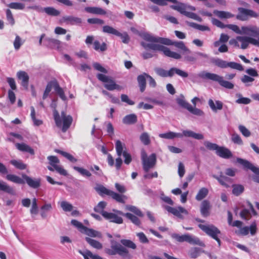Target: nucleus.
Here are the masks:
<instances>
[{
  "mask_svg": "<svg viewBox=\"0 0 259 259\" xmlns=\"http://www.w3.org/2000/svg\"><path fill=\"white\" fill-rule=\"evenodd\" d=\"M140 36L147 41L141 42V44L146 50H151L154 51H160L168 57L175 59H180L182 56L180 54L172 52L170 49L161 45L160 43L165 45H174L178 49L184 51L189 52V49L185 46L183 41H173L171 40L163 37H156L147 32H142L140 34Z\"/></svg>",
  "mask_w": 259,
  "mask_h": 259,
  "instance_id": "obj_1",
  "label": "nucleus"
},
{
  "mask_svg": "<svg viewBox=\"0 0 259 259\" xmlns=\"http://www.w3.org/2000/svg\"><path fill=\"white\" fill-rule=\"evenodd\" d=\"M197 76L203 79H208L218 82L221 86L228 89H232L234 88V84L228 81L224 80L223 77L217 74L202 71L197 74Z\"/></svg>",
  "mask_w": 259,
  "mask_h": 259,
  "instance_id": "obj_2",
  "label": "nucleus"
},
{
  "mask_svg": "<svg viewBox=\"0 0 259 259\" xmlns=\"http://www.w3.org/2000/svg\"><path fill=\"white\" fill-rule=\"evenodd\" d=\"M53 115L56 125L62 127V131L65 132L72 123V117L66 115L64 112H62L60 116L56 109L53 111Z\"/></svg>",
  "mask_w": 259,
  "mask_h": 259,
  "instance_id": "obj_3",
  "label": "nucleus"
},
{
  "mask_svg": "<svg viewBox=\"0 0 259 259\" xmlns=\"http://www.w3.org/2000/svg\"><path fill=\"white\" fill-rule=\"evenodd\" d=\"M198 227L207 235L216 240L219 246H221V242L219 236L221 233L217 227L211 224H199Z\"/></svg>",
  "mask_w": 259,
  "mask_h": 259,
  "instance_id": "obj_4",
  "label": "nucleus"
},
{
  "mask_svg": "<svg viewBox=\"0 0 259 259\" xmlns=\"http://www.w3.org/2000/svg\"><path fill=\"white\" fill-rule=\"evenodd\" d=\"M171 236L179 242L186 241L191 244L198 245L203 247L205 246L204 242L201 241L198 237L188 234L180 235L178 234L173 233Z\"/></svg>",
  "mask_w": 259,
  "mask_h": 259,
  "instance_id": "obj_5",
  "label": "nucleus"
},
{
  "mask_svg": "<svg viewBox=\"0 0 259 259\" xmlns=\"http://www.w3.org/2000/svg\"><path fill=\"white\" fill-rule=\"evenodd\" d=\"M97 77L99 80L104 83V87L109 91H120L123 89L121 86L117 84L110 76L99 73L97 75Z\"/></svg>",
  "mask_w": 259,
  "mask_h": 259,
  "instance_id": "obj_6",
  "label": "nucleus"
},
{
  "mask_svg": "<svg viewBox=\"0 0 259 259\" xmlns=\"http://www.w3.org/2000/svg\"><path fill=\"white\" fill-rule=\"evenodd\" d=\"M211 61L215 65L221 68L230 67L239 71L243 70V68L240 64L234 62H228L220 58H213Z\"/></svg>",
  "mask_w": 259,
  "mask_h": 259,
  "instance_id": "obj_7",
  "label": "nucleus"
},
{
  "mask_svg": "<svg viewBox=\"0 0 259 259\" xmlns=\"http://www.w3.org/2000/svg\"><path fill=\"white\" fill-rule=\"evenodd\" d=\"M141 159L143 169L146 172L154 166L156 162L155 154H152L149 156H147L146 152L144 150L141 152Z\"/></svg>",
  "mask_w": 259,
  "mask_h": 259,
  "instance_id": "obj_8",
  "label": "nucleus"
},
{
  "mask_svg": "<svg viewBox=\"0 0 259 259\" xmlns=\"http://www.w3.org/2000/svg\"><path fill=\"white\" fill-rule=\"evenodd\" d=\"M113 212H104L103 213V217L110 222L120 224L123 223L121 216H124V213L120 211L113 210Z\"/></svg>",
  "mask_w": 259,
  "mask_h": 259,
  "instance_id": "obj_9",
  "label": "nucleus"
},
{
  "mask_svg": "<svg viewBox=\"0 0 259 259\" xmlns=\"http://www.w3.org/2000/svg\"><path fill=\"white\" fill-rule=\"evenodd\" d=\"M163 207L168 213H170L181 219H183L184 218V215H187L189 214L188 211L181 206L171 207L168 205H164Z\"/></svg>",
  "mask_w": 259,
  "mask_h": 259,
  "instance_id": "obj_10",
  "label": "nucleus"
},
{
  "mask_svg": "<svg viewBox=\"0 0 259 259\" xmlns=\"http://www.w3.org/2000/svg\"><path fill=\"white\" fill-rule=\"evenodd\" d=\"M237 40L239 44V48L242 49H246L250 44L259 47V37L256 39L248 36H238Z\"/></svg>",
  "mask_w": 259,
  "mask_h": 259,
  "instance_id": "obj_11",
  "label": "nucleus"
},
{
  "mask_svg": "<svg viewBox=\"0 0 259 259\" xmlns=\"http://www.w3.org/2000/svg\"><path fill=\"white\" fill-rule=\"evenodd\" d=\"M103 31L104 33L111 34L120 37L124 44H128L130 41V37L126 32L120 33L116 29L109 25L103 27Z\"/></svg>",
  "mask_w": 259,
  "mask_h": 259,
  "instance_id": "obj_12",
  "label": "nucleus"
},
{
  "mask_svg": "<svg viewBox=\"0 0 259 259\" xmlns=\"http://www.w3.org/2000/svg\"><path fill=\"white\" fill-rule=\"evenodd\" d=\"M111 248L113 250L108 249L107 252L111 255H114L116 253L125 256H126L128 253V250L124 247L122 246L119 243L112 241L111 242Z\"/></svg>",
  "mask_w": 259,
  "mask_h": 259,
  "instance_id": "obj_13",
  "label": "nucleus"
},
{
  "mask_svg": "<svg viewBox=\"0 0 259 259\" xmlns=\"http://www.w3.org/2000/svg\"><path fill=\"white\" fill-rule=\"evenodd\" d=\"M238 11V14L236 16V18L241 21H246L250 17H257V14L251 10L239 8Z\"/></svg>",
  "mask_w": 259,
  "mask_h": 259,
  "instance_id": "obj_14",
  "label": "nucleus"
},
{
  "mask_svg": "<svg viewBox=\"0 0 259 259\" xmlns=\"http://www.w3.org/2000/svg\"><path fill=\"white\" fill-rule=\"evenodd\" d=\"M237 161L242 165L244 168L249 169L252 171L256 176L254 178L255 182L259 183V168L254 166L252 163L247 160L243 159L240 158L237 159Z\"/></svg>",
  "mask_w": 259,
  "mask_h": 259,
  "instance_id": "obj_15",
  "label": "nucleus"
},
{
  "mask_svg": "<svg viewBox=\"0 0 259 259\" xmlns=\"http://www.w3.org/2000/svg\"><path fill=\"white\" fill-rule=\"evenodd\" d=\"M240 34L250 35L252 36H256L259 34L258 31L255 26H242Z\"/></svg>",
  "mask_w": 259,
  "mask_h": 259,
  "instance_id": "obj_16",
  "label": "nucleus"
},
{
  "mask_svg": "<svg viewBox=\"0 0 259 259\" xmlns=\"http://www.w3.org/2000/svg\"><path fill=\"white\" fill-rule=\"evenodd\" d=\"M22 177L30 187L35 189L40 186V180L39 179H32L26 175H23Z\"/></svg>",
  "mask_w": 259,
  "mask_h": 259,
  "instance_id": "obj_17",
  "label": "nucleus"
},
{
  "mask_svg": "<svg viewBox=\"0 0 259 259\" xmlns=\"http://www.w3.org/2000/svg\"><path fill=\"white\" fill-rule=\"evenodd\" d=\"M216 154L220 157L225 159L230 158L232 156L231 151L225 147L219 146L216 151Z\"/></svg>",
  "mask_w": 259,
  "mask_h": 259,
  "instance_id": "obj_18",
  "label": "nucleus"
},
{
  "mask_svg": "<svg viewBox=\"0 0 259 259\" xmlns=\"http://www.w3.org/2000/svg\"><path fill=\"white\" fill-rule=\"evenodd\" d=\"M17 77L21 80V84L26 89L27 88L29 76L27 73L23 71H20L17 73Z\"/></svg>",
  "mask_w": 259,
  "mask_h": 259,
  "instance_id": "obj_19",
  "label": "nucleus"
},
{
  "mask_svg": "<svg viewBox=\"0 0 259 259\" xmlns=\"http://www.w3.org/2000/svg\"><path fill=\"white\" fill-rule=\"evenodd\" d=\"M62 21L70 25L79 24L81 23V18L72 16L63 17Z\"/></svg>",
  "mask_w": 259,
  "mask_h": 259,
  "instance_id": "obj_20",
  "label": "nucleus"
},
{
  "mask_svg": "<svg viewBox=\"0 0 259 259\" xmlns=\"http://www.w3.org/2000/svg\"><path fill=\"white\" fill-rule=\"evenodd\" d=\"M48 168L51 171L56 170L60 175L64 176H66L68 175L67 171L60 164V163H57L51 166H48Z\"/></svg>",
  "mask_w": 259,
  "mask_h": 259,
  "instance_id": "obj_21",
  "label": "nucleus"
},
{
  "mask_svg": "<svg viewBox=\"0 0 259 259\" xmlns=\"http://www.w3.org/2000/svg\"><path fill=\"white\" fill-rule=\"evenodd\" d=\"M208 103L210 109L214 112H217L218 110L223 109V103L220 101H215L214 103L212 99H209Z\"/></svg>",
  "mask_w": 259,
  "mask_h": 259,
  "instance_id": "obj_22",
  "label": "nucleus"
},
{
  "mask_svg": "<svg viewBox=\"0 0 259 259\" xmlns=\"http://www.w3.org/2000/svg\"><path fill=\"white\" fill-rule=\"evenodd\" d=\"M210 208V203L207 200H204L202 202L200 207V211L202 215L207 217L209 215V210Z\"/></svg>",
  "mask_w": 259,
  "mask_h": 259,
  "instance_id": "obj_23",
  "label": "nucleus"
},
{
  "mask_svg": "<svg viewBox=\"0 0 259 259\" xmlns=\"http://www.w3.org/2000/svg\"><path fill=\"white\" fill-rule=\"evenodd\" d=\"M85 11L88 13L97 14V15H105L106 12L105 10L99 7H86L84 9Z\"/></svg>",
  "mask_w": 259,
  "mask_h": 259,
  "instance_id": "obj_24",
  "label": "nucleus"
},
{
  "mask_svg": "<svg viewBox=\"0 0 259 259\" xmlns=\"http://www.w3.org/2000/svg\"><path fill=\"white\" fill-rule=\"evenodd\" d=\"M184 136L186 137H192L197 140H202L204 138L202 134L196 133L190 130H184L183 131Z\"/></svg>",
  "mask_w": 259,
  "mask_h": 259,
  "instance_id": "obj_25",
  "label": "nucleus"
},
{
  "mask_svg": "<svg viewBox=\"0 0 259 259\" xmlns=\"http://www.w3.org/2000/svg\"><path fill=\"white\" fill-rule=\"evenodd\" d=\"M148 74L144 73L138 76L137 79L140 88V91L143 92L146 88V78H148Z\"/></svg>",
  "mask_w": 259,
  "mask_h": 259,
  "instance_id": "obj_26",
  "label": "nucleus"
},
{
  "mask_svg": "<svg viewBox=\"0 0 259 259\" xmlns=\"http://www.w3.org/2000/svg\"><path fill=\"white\" fill-rule=\"evenodd\" d=\"M78 252L84 257V259H90V258L92 259H103L98 255L93 254L90 251L88 250H85L84 251L79 250Z\"/></svg>",
  "mask_w": 259,
  "mask_h": 259,
  "instance_id": "obj_27",
  "label": "nucleus"
},
{
  "mask_svg": "<svg viewBox=\"0 0 259 259\" xmlns=\"http://www.w3.org/2000/svg\"><path fill=\"white\" fill-rule=\"evenodd\" d=\"M16 148L19 150L20 151L28 152L31 154H34V150L32 149L29 146L24 144H19L17 143L16 144Z\"/></svg>",
  "mask_w": 259,
  "mask_h": 259,
  "instance_id": "obj_28",
  "label": "nucleus"
},
{
  "mask_svg": "<svg viewBox=\"0 0 259 259\" xmlns=\"http://www.w3.org/2000/svg\"><path fill=\"white\" fill-rule=\"evenodd\" d=\"M213 14L221 19H228L234 17V15L226 11L214 10Z\"/></svg>",
  "mask_w": 259,
  "mask_h": 259,
  "instance_id": "obj_29",
  "label": "nucleus"
},
{
  "mask_svg": "<svg viewBox=\"0 0 259 259\" xmlns=\"http://www.w3.org/2000/svg\"><path fill=\"white\" fill-rule=\"evenodd\" d=\"M123 122L124 124H131L135 123L137 121V117L134 114H131L125 116L123 118Z\"/></svg>",
  "mask_w": 259,
  "mask_h": 259,
  "instance_id": "obj_30",
  "label": "nucleus"
},
{
  "mask_svg": "<svg viewBox=\"0 0 259 259\" xmlns=\"http://www.w3.org/2000/svg\"><path fill=\"white\" fill-rule=\"evenodd\" d=\"M204 252L201 248L198 247H192L189 251V255L191 258H196L198 257L201 252Z\"/></svg>",
  "mask_w": 259,
  "mask_h": 259,
  "instance_id": "obj_31",
  "label": "nucleus"
},
{
  "mask_svg": "<svg viewBox=\"0 0 259 259\" xmlns=\"http://www.w3.org/2000/svg\"><path fill=\"white\" fill-rule=\"evenodd\" d=\"M155 71L158 75L161 77H172L171 68L169 70H166L162 68H156L155 69Z\"/></svg>",
  "mask_w": 259,
  "mask_h": 259,
  "instance_id": "obj_32",
  "label": "nucleus"
},
{
  "mask_svg": "<svg viewBox=\"0 0 259 259\" xmlns=\"http://www.w3.org/2000/svg\"><path fill=\"white\" fill-rule=\"evenodd\" d=\"M171 8L184 15L187 12V6L182 3L177 4L172 6Z\"/></svg>",
  "mask_w": 259,
  "mask_h": 259,
  "instance_id": "obj_33",
  "label": "nucleus"
},
{
  "mask_svg": "<svg viewBox=\"0 0 259 259\" xmlns=\"http://www.w3.org/2000/svg\"><path fill=\"white\" fill-rule=\"evenodd\" d=\"M83 233L92 237H102V234L100 232H98L92 229L88 228L87 227Z\"/></svg>",
  "mask_w": 259,
  "mask_h": 259,
  "instance_id": "obj_34",
  "label": "nucleus"
},
{
  "mask_svg": "<svg viewBox=\"0 0 259 259\" xmlns=\"http://www.w3.org/2000/svg\"><path fill=\"white\" fill-rule=\"evenodd\" d=\"M95 190L101 196L104 195H109L111 190L106 188L104 186L101 185H97L95 188Z\"/></svg>",
  "mask_w": 259,
  "mask_h": 259,
  "instance_id": "obj_35",
  "label": "nucleus"
},
{
  "mask_svg": "<svg viewBox=\"0 0 259 259\" xmlns=\"http://www.w3.org/2000/svg\"><path fill=\"white\" fill-rule=\"evenodd\" d=\"M213 177L218 180L221 185L226 187H228V184L231 183L230 179L222 175L220 176H214Z\"/></svg>",
  "mask_w": 259,
  "mask_h": 259,
  "instance_id": "obj_36",
  "label": "nucleus"
},
{
  "mask_svg": "<svg viewBox=\"0 0 259 259\" xmlns=\"http://www.w3.org/2000/svg\"><path fill=\"white\" fill-rule=\"evenodd\" d=\"M47 40L49 46L52 48L59 49L61 47V42L58 39L48 38H47Z\"/></svg>",
  "mask_w": 259,
  "mask_h": 259,
  "instance_id": "obj_37",
  "label": "nucleus"
},
{
  "mask_svg": "<svg viewBox=\"0 0 259 259\" xmlns=\"http://www.w3.org/2000/svg\"><path fill=\"white\" fill-rule=\"evenodd\" d=\"M208 193V190L207 188L204 187L202 188L198 192L195 198L197 200L200 201L206 197Z\"/></svg>",
  "mask_w": 259,
  "mask_h": 259,
  "instance_id": "obj_38",
  "label": "nucleus"
},
{
  "mask_svg": "<svg viewBox=\"0 0 259 259\" xmlns=\"http://www.w3.org/2000/svg\"><path fill=\"white\" fill-rule=\"evenodd\" d=\"M6 179L10 181L19 184H24L25 182L22 179L15 175H8Z\"/></svg>",
  "mask_w": 259,
  "mask_h": 259,
  "instance_id": "obj_39",
  "label": "nucleus"
},
{
  "mask_svg": "<svg viewBox=\"0 0 259 259\" xmlns=\"http://www.w3.org/2000/svg\"><path fill=\"white\" fill-rule=\"evenodd\" d=\"M171 72L172 76H173L175 74L183 78H186L188 76V73L187 72L176 67L171 68Z\"/></svg>",
  "mask_w": 259,
  "mask_h": 259,
  "instance_id": "obj_40",
  "label": "nucleus"
},
{
  "mask_svg": "<svg viewBox=\"0 0 259 259\" xmlns=\"http://www.w3.org/2000/svg\"><path fill=\"white\" fill-rule=\"evenodd\" d=\"M171 72L172 76H173L175 74L183 78H186L188 76V73L187 72L176 67L171 68Z\"/></svg>",
  "mask_w": 259,
  "mask_h": 259,
  "instance_id": "obj_41",
  "label": "nucleus"
},
{
  "mask_svg": "<svg viewBox=\"0 0 259 259\" xmlns=\"http://www.w3.org/2000/svg\"><path fill=\"white\" fill-rule=\"evenodd\" d=\"M55 84H56L55 81H52L48 82L43 94V100L46 99L48 97L53 88L55 89Z\"/></svg>",
  "mask_w": 259,
  "mask_h": 259,
  "instance_id": "obj_42",
  "label": "nucleus"
},
{
  "mask_svg": "<svg viewBox=\"0 0 259 259\" xmlns=\"http://www.w3.org/2000/svg\"><path fill=\"white\" fill-rule=\"evenodd\" d=\"M85 240L91 246H92L95 248L100 249L102 248V244L98 241H96L94 239H91L89 237H86Z\"/></svg>",
  "mask_w": 259,
  "mask_h": 259,
  "instance_id": "obj_43",
  "label": "nucleus"
},
{
  "mask_svg": "<svg viewBox=\"0 0 259 259\" xmlns=\"http://www.w3.org/2000/svg\"><path fill=\"white\" fill-rule=\"evenodd\" d=\"M55 90L62 100L66 101L67 100L63 90L59 86L56 81V84H55Z\"/></svg>",
  "mask_w": 259,
  "mask_h": 259,
  "instance_id": "obj_44",
  "label": "nucleus"
},
{
  "mask_svg": "<svg viewBox=\"0 0 259 259\" xmlns=\"http://www.w3.org/2000/svg\"><path fill=\"white\" fill-rule=\"evenodd\" d=\"M55 152L61 154L63 156L66 158L71 162H75L77 161V159L75 158H74L72 155L66 152H64L63 151L58 149L55 150Z\"/></svg>",
  "mask_w": 259,
  "mask_h": 259,
  "instance_id": "obj_45",
  "label": "nucleus"
},
{
  "mask_svg": "<svg viewBox=\"0 0 259 259\" xmlns=\"http://www.w3.org/2000/svg\"><path fill=\"white\" fill-rule=\"evenodd\" d=\"M46 13L48 15L57 16L60 14V12L53 7H47L43 8V12Z\"/></svg>",
  "mask_w": 259,
  "mask_h": 259,
  "instance_id": "obj_46",
  "label": "nucleus"
},
{
  "mask_svg": "<svg viewBox=\"0 0 259 259\" xmlns=\"http://www.w3.org/2000/svg\"><path fill=\"white\" fill-rule=\"evenodd\" d=\"M124 145L119 140H116L115 143V149L118 156H121L123 154Z\"/></svg>",
  "mask_w": 259,
  "mask_h": 259,
  "instance_id": "obj_47",
  "label": "nucleus"
},
{
  "mask_svg": "<svg viewBox=\"0 0 259 259\" xmlns=\"http://www.w3.org/2000/svg\"><path fill=\"white\" fill-rule=\"evenodd\" d=\"M61 207L65 211H71L72 210L73 206L68 202L62 201L59 202Z\"/></svg>",
  "mask_w": 259,
  "mask_h": 259,
  "instance_id": "obj_48",
  "label": "nucleus"
},
{
  "mask_svg": "<svg viewBox=\"0 0 259 259\" xmlns=\"http://www.w3.org/2000/svg\"><path fill=\"white\" fill-rule=\"evenodd\" d=\"M71 224L82 233L84 232L86 228V227L84 226L81 222L75 220H72L71 221Z\"/></svg>",
  "mask_w": 259,
  "mask_h": 259,
  "instance_id": "obj_49",
  "label": "nucleus"
},
{
  "mask_svg": "<svg viewBox=\"0 0 259 259\" xmlns=\"http://www.w3.org/2000/svg\"><path fill=\"white\" fill-rule=\"evenodd\" d=\"M0 191L12 193L13 192L12 188L8 185L4 181L0 180Z\"/></svg>",
  "mask_w": 259,
  "mask_h": 259,
  "instance_id": "obj_50",
  "label": "nucleus"
},
{
  "mask_svg": "<svg viewBox=\"0 0 259 259\" xmlns=\"http://www.w3.org/2000/svg\"><path fill=\"white\" fill-rule=\"evenodd\" d=\"M10 162L17 168L20 169H24L26 168V165L23 163L21 160H12L10 161Z\"/></svg>",
  "mask_w": 259,
  "mask_h": 259,
  "instance_id": "obj_51",
  "label": "nucleus"
},
{
  "mask_svg": "<svg viewBox=\"0 0 259 259\" xmlns=\"http://www.w3.org/2000/svg\"><path fill=\"white\" fill-rule=\"evenodd\" d=\"M73 169L83 176H85L87 177H90L91 176V173L87 169L82 167L75 166L73 167Z\"/></svg>",
  "mask_w": 259,
  "mask_h": 259,
  "instance_id": "obj_52",
  "label": "nucleus"
},
{
  "mask_svg": "<svg viewBox=\"0 0 259 259\" xmlns=\"http://www.w3.org/2000/svg\"><path fill=\"white\" fill-rule=\"evenodd\" d=\"M109 196H111L112 198L116 200L117 201L121 203L124 202L123 198L125 197L124 196L118 194L112 191H111Z\"/></svg>",
  "mask_w": 259,
  "mask_h": 259,
  "instance_id": "obj_53",
  "label": "nucleus"
},
{
  "mask_svg": "<svg viewBox=\"0 0 259 259\" xmlns=\"http://www.w3.org/2000/svg\"><path fill=\"white\" fill-rule=\"evenodd\" d=\"M106 206V203L105 201L100 202L98 205L94 208L95 211L100 213L103 215V213L106 212L103 209Z\"/></svg>",
  "mask_w": 259,
  "mask_h": 259,
  "instance_id": "obj_54",
  "label": "nucleus"
},
{
  "mask_svg": "<svg viewBox=\"0 0 259 259\" xmlns=\"http://www.w3.org/2000/svg\"><path fill=\"white\" fill-rule=\"evenodd\" d=\"M94 48L96 51H104L106 50V45L103 42L100 45V42L96 40L94 42Z\"/></svg>",
  "mask_w": 259,
  "mask_h": 259,
  "instance_id": "obj_55",
  "label": "nucleus"
},
{
  "mask_svg": "<svg viewBox=\"0 0 259 259\" xmlns=\"http://www.w3.org/2000/svg\"><path fill=\"white\" fill-rule=\"evenodd\" d=\"M124 216L126 217L129 220H130L132 222V223L135 224L136 225L139 226L140 224V221L139 219L136 216H135L132 213H124Z\"/></svg>",
  "mask_w": 259,
  "mask_h": 259,
  "instance_id": "obj_56",
  "label": "nucleus"
},
{
  "mask_svg": "<svg viewBox=\"0 0 259 259\" xmlns=\"http://www.w3.org/2000/svg\"><path fill=\"white\" fill-rule=\"evenodd\" d=\"M8 7L15 10H23L25 8V5L21 3H11L8 5Z\"/></svg>",
  "mask_w": 259,
  "mask_h": 259,
  "instance_id": "obj_57",
  "label": "nucleus"
},
{
  "mask_svg": "<svg viewBox=\"0 0 259 259\" xmlns=\"http://www.w3.org/2000/svg\"><path fill=\"white\" fill-rule=\"evenodd\" d=\"M188 110L191 113L197 116H201L204 115V112L202 110L198 108H196L195 107H193L191 105L190 106Z\"/></svg>",
  "mask_w": 259,
  "mask_h": 259,
  "instance_id": "obj_58",
  "label": "nucleus"
},
{
  "mask_svg": "<svg viewBox=\"0 0 259 259\" xmlns=\"http://www.w3.org/2000/svg\"><path fill=\"white\" fill-rule=\"evenodd\" d=\"M182 55L184 56V60L188 62H193L196 60V59L192 55L191 51L189 50V52L184 51L182 53Z\"/></svg>",
  "mask_w": 259,
  "mask_h": 259,
  "instance_id": "obj_59",
  "label": "nucleus"
},
{
  "mask_svg": "<svg viewBox=\"0 0 259 259\" xmlns=\"http://www.w3.org/2000/svg\"><path fill=\"white\" fill-rule=\"evenodd\" d=\"M141 141L145 145H148L150 143V137L147 133H143L140 137Z\"/></svg>",
  "mask_w": 259,
  "mask_h": 259,
  "instance_id": "obj_60",
  "label": "nucleus"
},
{
  "mask_svg": "<svg viewBox=\"0 0 259 259\" xmlns=\"http://www.w3.org/2000/svg\"><path fill=\"white\" fill-rule=\"evenodd\" d=\"M237 96L239 97V98L236 101V102L238 104L246 105L249 104L251 102V100L249 98L243 97L240 94H237Z\"/></svg>",
  "mask_w": 259,
  "mask_h": 259,
  "instance_id": "obj_61",
  "label": "nucleus"
},
{
  "mask_svg": "<svg viewBox=\"0 0 259 259\" xmlns=\"http://www.w3.org/2000/svg\"><path fill=\"white\" fill-rule=\"evenodd\" d=\"M178 104L181 106L183 107L188 110L191 105L187 102L185 99L184 97H181V98H178L177 100Z\"/></svg>",
  "mask_w": 259,
  "mask_h": 259,
  "instance_id": "obj_62",
  "label": "nucleus"
},
{
  "mask_svg": "<svg viewBox=\"0 0 259 259\" xmlns=\"http://www.w3.org/2000/svg\"><path fill=\"white\" fill-rule=\"evenodd\" d=\"M126 209L129 211H131L134 213H135L136 215L139 217H142L143 213L136 206L132 205H127L126 206Z\"/></svg>",
  "mask_w": 259,
  "mask_h": 259,
  "instance_id": "obj_63",
  "label": "nucleus"
},
{
  "mask_svg": "<svg viewBox=\"0 0 259 259\" xmlns=\"http://www.w3.org/2000/svg\"><path fill=\"white\" fill-rule=\"evenodd\" d=\"M233 188L232 192L234 195L236 196L240 195L244 190L243 187L242 185H233Z\"/></svg>",
  "mask_w": 259,
  "mask_h": 259,
  "instance_id": "obj_64",
  "label": "nucleus"
}]
</instances>
